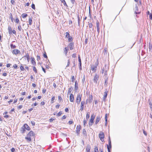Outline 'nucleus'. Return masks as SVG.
Segmentation results:
<instances>
[{
  "mask_svg": "<svg viewBox=\"0 0 152 152\" xmlns=\"http://www.w3.org/2000/svg\"><path fill=\"white\" fill-rule=\"evenodd\" d=\"M99 137L102 142L104 141V135L103 132H100L99 134Z\"/></svg>",
  "mask_w": 152,
  "mask_h": 152,
  "instance_id": "nucleus-1",
  "label": "nucleus"
},
{
  "mask_svg": "<svg viewBox=\"0 0 152 152\" xmlns=\"http://www.w3.org/2000/svg\"><path fill=\"white\" fill-rule=\"evenodd\" d=\"M81 96L82 95L80 94H78L77 96L76 102L78 104H79L80 102Z\"/></svg>",
  "mask_w": 152,
  "mask_h": 152,
  "instance_id": "nucleus-2",
  "label": "nucleus"
},
{
  "mask_svg": "<svg viewBox=\"0 0 152 152\" xmlns=\"http://www.w3.org/2000/svg\"><path fill=\"white\" fill-rule=\"evenodd\" d=\"M99 77V75L97 74H95L94 78V83H97V81Z\"/></svg>",
  "mask_w": 152,
  "mask_h": 152,
  "instance_id": "nucleus-3",
  "label": "nucleus"
},
{
  "mask_svg": "<svg viewBox=\"0 0 152 152\" xmlns=\"http://www.w3.org/2000/svg\"><path fill=\"white\" fill-rule=\"evenodd\" d=\"M12 53L13 54L16 55L20 53V52L18 49H14L13 50Z\"/></svg>",
  "mask_w": 152,
  "mask_h": 152,
  "instance_id": "nucleus-4",
  "label": "nucleus"
},
{
  "mask_svg": "<svg viewBox=\"0 0 152 152\" xmlns=\"http://www.w3.org/2000/svg\"><path fill=\"white\" fill-rule=\"evenodd\" d=\"M85 102L84 101H82L81 103V106L80 109V110L82 111L84 109V105L85 104Z\"/></svg>",
  "mask_w": 152,
  "mask_h": 152,
  "instance_id": "nucleus-5",
  "label": "nucleus"
},
{
  "mask_svg": "<svg viewBox=\"0 0 152 152\" xmlns=\"http://www.w3.org/2000/svg\"><path fill=\"white\" fill-rule=\"evenodd\" d=\"M95 117V115L94 114H92L91 116V119L90 121L91 123H93Z\"/></svg>",
  "mask_w": 152,
  "mask_h": 152,
  "instance_id": "nucleus-6",
  "label": "nucleus"
},
{
  "mask_svg": "<svg viewBox=\"0 0 152 152\" xmlns=\"http://www.w3.org/2000/svg\"><path fill=\"white\" fill-rule=\"evenodd\" d=\"M107 92H107V91H106L104 92V95L103 98V101H105V99L107 98Z\"/></svg>",
  "mask_w": 152,
  "mask_h": 152,
  "instance_id": "nucleus-7",
  "label": "nucleus"
},
{
  "mask_svg": "<svg viewBox=\"0 0 152 152\" xmlns=\"http://www.w3.org/2000/svg\"><path fill=\"white\" fill-rule=\"evenodd\" d=\"M69 47L70 48L71 50H72L73 49V47L74 46V44L73 43H70L69 44Z\"/></svg>",
  "mask_w": 152,
  "mask_h": 152,
  "instance_id": "nucleus-8",
  "label": "nucleus"
},
{
  "mask_svg": "<svg viewBox=\"0 0 152 152\" xmlns=\"http://www.w3.org/2000/svg\"><path fill=\"white\" fill-rule=\"evenodd\" d=\"M74 99V95L72 94H71L69 97L70 101L71 102H73Z\"/></svg>",
  "mask_w": 152,
  "mask_h": 152,
  "instance_id": "nucleus-9",
  "label": "nucleus"
},
{
  "mask_svg": "<svg viewBox=\"0 0 152 152\" xmlns=\"http://www.w3.org/2000/svg\"><path fill=\"white\" fill-rule=\"evenodd\" d=\"M77 130H76V132L78 134H79L81 127L80 126H77L76 128Z\"/></svg>",
  "mask_w": 152,
  "mask_h": 152,
  "instance_id": "nucleus-10",
  "label": "nucleus"
},
{
  "mask_svg": "<svg viewBox=\"0 0 152 152\" xmlns=\"http://www.w3.org/2000/svg\"><path fill=\"white\" fill-rule=\"evenodd\" d=\"M23 127L28 130H29L30 129L29 126L26 124H25L23 126Z\"/></svg>",
  "mask_w": 152,
  "mask_h": 152,
  "instance_id": "nucleus-11",
  "label": "nucleus"
},
{
  "mask_svg": "<svg viewBox=\"0 0 152 152\" xmlns=\"http://www.w3.org/2000/svg\"><path fill=\"white\" fill-rule=\"evenodd\" d=\"M28 136H29L31 137V136H33L34 135V132L32 131H30L29 132V133L27 134Z\"/></svg>",
  "mask_w": 152,
  "mask_h": 152,
  "instance_id": "nucleus-12",
  "label": "nucleus"
},
{
  "mask_svg": "<svg viewBox=\"0 0 152 152\" xmlns=\"http://www.w3.org/2000/svg\"><path fill=\"white\" fill-rule=\"evenodd\" d=\"M90 146L89 145H88L87 148H86V152H90Z\"/></svg>",
  "mask_w": 152,
  "mask_h": 152,
  "instance_id": "nucleus-13",
  "label": "nucleus"
},
{
  "mask_svg": "<svg viewBox=\"0 0 152 152\" xmlns=\"http://www.w3.org/2000/svg\"><path fill=\"white\" fill-rule=\"evenodd\" d=\"M100 119V116H98L96 118V122H95V124H97L98 123Z\"/></svg>",
  "mask_w": 152,
  "mask_h": 152,
  "instance_id": "nucleus-14",
  "label": "nucleus"
},
{
  "mask_svg": "<svg viewBox=\"0 0 152 152\" xmlns=\"http://www.w3.org/2000/svg\"><path fill=\"white\" fill-rule=\"evenodd\" d=\"M31 63L33 65H36V63L34 58H31Z\"/></svg>",
  "mask_w": 152,
  "mask_h": 152,
  "instance_id": "nucleus-15",
  "label": "nucleus"
},
{
  "mask_svg": "<svg viewBox=\"0 0 152 152\" xmlns=\"http://www.w3.org/2000/svg\"><path fill=\"white\" fill-rule=\"evenodd\" d=\"M24 57L26 58L27 59L28 62L29 59V56L28 53H26V55L24 56Z\"/></svg>",
  "mask_w": 152,
  "mask_h": 152,
  "instance_id": "nucleus-16",
  "label": "nucleus"
},
{
  "mask_svg": "<svg viewBox=\"0 0 152 152\" xmlns=\"http://www.w3.org/2000/svg\"><path fill=\"white\" fill-rule=\"evenodd\" d=\"M26 131L24 127H22L21 129L20 132H21L23 134Z\"/></svg>",
  "mask_w": 152,
  "mask_h": 152,
  "instance_id": "nucleus-17",
  "label": "nucleus"
},
{
  "mask_svg": "<svg viewBox=\"0 0 152 152\" xmlns=\"http://www.w3.org/2000/svg\"><path fill=\"white\" fill-rule=\"evenodd\" d=\"M60 1H61L62 3H63L64 5L66 7H68L66 3L65 0H60Z\"/></svg>",
  "mask_w": 152,
  "mask_h": 152,
  "instance_id": "nucleus-18",
  "label": "nucleus"
},
{
  "mask_svg": "<svg viewBox=\"0 0 152 152\" xmlns=\"http://www.w3.org/2000/svg\"><path fill=\"white\" fill-rule=\"evenodd\" d=\"M103 69L104 71L106 70H108L109 69L108 67L106 65H105L103 67Z\"/></svg>",
  "mask_w": 152,
  "mask_h": 152,
  "instance_id": "nucleus-19",
  "label": "nucleus"
},
{
  "mask_svg": "<svg viewBox=\"0 0 152 152\" xmlns=\"http://www.w3.org/2000/svg\"><path fill=\"white\" fill-rule=\"evenodd\" d=\"M25 139L29 141H31V137L29 136H28V135H27V137H25Z\"/></svg>",
  "mask_w": 152,
  "mask_h": 152,
  "instance_id": "nucleus-20",
  "label": "nucleus"
},
{
  "mask_svg": "<svg viewBox=\"0 0 152 152\" xmlns=\"http://www.w3.org/2000/svg\"><path fill=\"white\" fill-rule=\"evenodd\" d=\"M32 18H31L29 17V20H28V25H31L32 24Z\"/></svg>",
  "mask_w": 152,
  "mask_h": 152,
  "instance_id": "nucleus-21",
  "label": "nucleus"
},
{
  "mask_svg": "<svg viewBox=\"0 0 152 152\" xmlns=\"http://www.w3.org/2000/svg\"><path fill=\"white\" fill-rule=\"evenodd\" d=\"M77 18L78 23V26H80V17H79L78 14H77Z\"/></svg>",
  "mask_w": 152,
  "mask_h": 152,
  "instance_id": "nucleus-22",
  "label": "nucleus"
},
{
  "mask_svg": "<svg viewBox=\"0 0 152 152\" xmlns=\"http://www.w3.org/2000/svg\"><path fill=\"white\" fill-rule=\"evenodd\" d=\"M90 117V113L87 112L86 114V118L87 120Z\"/></svg>",
  "mask_w": 152,
  "mask_h": 152,
  "instance_id": "nucleus-23",
  "label": "nucleus"
},
{
  "mask_svg": "<svg viewBox=\"0 0 152 152\" xmlns=\"http://www.w3.org/2000/svg\"><path fill=\"white\" fill-rule=\"evenodd\" d=\"M75 88L76 90L78 89V83L76 80L75 81Z\"/></svg>",
  "mask_w": 152,
  "mask_h": 152,
  "instance_id": "nucleus-24",
  "label": "nucleus"
},
{
  "mask_svg": "<svg viewBox=\"0 0 152 152\" xmlns=\"http://www.w3.org/2000/svg\"><path fill=\"white\" fill-rule=\"evenodd\" d=\"M10 46L12 49H15L16 48V46L15 45H13L12 44H10Z\"/></svg>",
  "mask_w": 152,
  "mask_h": 152,
  "instance_id": "nucleus-25",
  "label": "nucleus"
},
{
  "mask_svg": "<svg viewBox=\"0 0 152 152\" xmlns=\"http://www.w3.org/2000/svg\"><path fill=\"white\" fill-rule=\"evenodd\" d=\"M8 32L10 34L12 33L11 32V27L10 26H9L8 28Z\"/></svg>",
  "mask_w": 152,
  "mask_h": 152,
  "instance_id": "nucleus-26",
  "label": "nucleus"
},
{
  "mask_svg": "<svg viewBox=\"0 0 152 152\" xmlns=\"http://www.w3.org/2000/svg\"><path fill=\"white\" fill-rule=\"evenodd\" d=\"M105 125H106L107 123V114H106L105 116Z\"/></svg>",
  "mask_w": 152,
  "mask_h": 152,
  "instance_id": "nucleus-27",
  "label": "nucleus"
},
{
  "mask_svg": "<svg viewBox=\"0 0 152 152\" xmlns=\"http://www.w3.org/2000/svg\"><path fill=\"white\" fill-rule=\"evenodd\" d=\"M28 15L26 14L25 13H23L22 15L21 16H22L23 18H25Z\"/></svg>",
  "mask_w": 152,
  "mask_h": 152,
  "instance_id": "nucleus-28",
  "label": "nucleus"
},
{
  "mask_svg": "<svg viewBox=\"0 0 152 152\" xmlns=\"http://www.w3.org/2000/svg\"><path fill=\"white\" fill-rule=\"evenodd\" d=\"M108 144L109 145L108 146H110V147H111V142L110 138V137H109V139H108Z\"/></svg>",
  "mask_w": 152,
  "mask_h": 152,
  "instance_id": "nucleus-29",
  "label": "nucleus"
},
{
  "mask_svg": "<svg viewBox=\"0 0 152 152\" xmlns=\"http://www.w3.org/2000/svg\"><path fill=\"white\" fill-rule=\"evenodd\" d=\"M92 96H90L89 100L88 101V102L90 103H91L92 102Z\"/></svg>",
  "mask_w": 152,
  "mask_h": 152,
  "instance_id": "nucleus-30",
  "label": "nucleus"
},
{
  "mask_svg": "<svg viewBox=\"0 0 152 152\" xmlns=\"http://www.w3.org/2000/svg\"><path fill=\"white\" fill-rule=\"evenodd\" d=\"M96 66H92L91 67V69L93 71L96 70Z\"/></svg>",
  "mask_w": 152,
  "mask_h": 152,
  "instance_id": "nucleus-31",
  "label": "nucleus"
},
{
  "mask_svg": "<svg viewBox=\"0 0 152 152\" xmlns=\"http://www.w3.org/2000/svg\"><path fill=\"white\" fill-rule=\"evenodd\" d=\"M33 70L34 72L36 73H37V70L35 66H34L33 67Z\"/></svg>",
  "mask_w": 152,
  "mask_h": 152,
  "instance_id": "nucleus-32",
  "label": "nucleus"
},
{
  "mask_svg": "<svg viewBox=\"0 0 152 152\" xmlns=\"http://www.w3.org/2000/svg\"><path fill=\"white\" fill-rule=\"evenodd\" d=\"M66 37L68 38L70 37L69 34V32H66Z\"/></svg>",
  "mask_w": 152,
  "mask_h": 152,
  "instance_id": "nucleus-33",
  "label": "nucleus"
},
{
  "mask_svg": "<svg viewBox=\"0 0 152 152\" xmlns=\"http://www.w3.org/2000/svg\"><path fill=\"white\" fill-rule=\"evenodd\" d=\"M94 152H98V148L97 146H95L94 149Z\"/></svg>",
  "mask_w": 152,
  "mask_h": 152,
  "instance_id": "nucleus-34",
  "label": "nucleus"
},
{
  "mask_svg": "<svg viewBox=\"0 0 152 152\" xmlns=\"http://www.w3.org/2000/svg\"><path fill=\"white\" fill-rule=\"evenodd\" d=\"M72 90V88H70L69 89V90L68 91V94H70L71 93Z\"/></svg>",
  "mask_w": 152,
  "mask_h": 152,
  "instance_id": "nucleus-35",
  "label": "nucleus"
},
{
  "mask_svg": "<svg viewBox=\"0 0 152 152\" xmlns=\"http://www.w3.org/2000/svg\"><path fill=\"white\" fill-rule=\"evenodd\" d=\"M83 126H86V125L87 124V121H86L85 119L83 120Z\"/></svg>",
  "mask_w": 152,
  "mask_h": 152,
  "instance_id": "nucleus-36",
  "label": "nucleus"
},
{
  "mask_svg": "<svg viewBox=\"0 0 152 152\" xmlns=\"http://www.w3.org/2000/svg\"><path fill=\"white\" fill-rule=\"evenodd\" d=\"M55 99V97L54 96H53L52 97L51 99V103H53V101Z\"/></svg>",
  "mask_w": 152,
  "mask_h": 152,
  "instance_id": "nucleus-37",
  "label": "nucleus"
},
{
  "mask_svg": "<svg viewBox=\"0 0 152 152\" xmlns=\"http://www.w3.org/2000/svg\"><path fill=\"white\" fill-rule=\"evenodd\" d=\"M108 78H106L105 80L104 85H107V84Z\"/></svg>",
  "mask_w": 152,
  "mask_h": 152,
  "instance_id": "nucleus-38",
  "label": "nucleus"
},
{
  "mask_svg": "<svg viewBox=\"0 0 152 152\" xmlns=\"http://www.w3.org/2000/svg\"><path fill=\"white\" fill-rule=\"evenodd\" d=\"M31 123L33 126H34L35 125V122L34 121H31Z\"/></svg>",
  "mask_w": 152,
  "mask_h": 152,
  "instance_id": "nucleus-39",
  "label": "nucleus"
},
{
  "mask_svg": "<svg viewBox=\"0 0 152 152\" xmlns=\"http://www.w3.org/2000/svg\"><path fill=\"white\" fill-rule=\"evenodd\" d=\"M70 60L69 59L68 60L67 64V65L66 66V67H68L69 66V64H70Z\"/></svg>",
  "mask_w": 152,
  "mask_h": 152,
  "instance_id": "nucleus-40",
  "label": "nucleus"
},
{
  "mask_svg": "<svg viewBox=\"0 0 152 152\" xmlns=\"http://www.w3.org/2000/svg\"><path fill=\"white\" fill-rule=\"evenodd\" d=\"M62 113H61V111H60L57 113V115L58 116H60L61 115Z\"/></svg>",
  "mask_w": 152,
  "mask_h": 152,
  "instance_id": "nucleus-41",
  "label": "nucleus"
},
{
  "mask_svg": "<svg viewBox=\"0 0 152 152\" xmlns=\"http://www.w3.org/2000/svg\"><path fill=\"white\" fill-rule=\"evenodd\" d=\"M68 38V41H69V42H71L72 41V38L71 37H69Z\"/></svg>",
  "mask_w": 152,
  "mask_h": 152,
  "instance_id": "nucleus-42",
  "label": "nucleus"
},
{
  "mask_svg": "<svg viewBox=\"0 0 152 152\" xmlns=\"http://www.w3.org/2000/svg\"><path fill=\"white\" fill-rule=\"evenodd\" d=\"M10 18L11 19V21H13V18L12 17V14L11 13H10Z\"/></svg>",
  "mask_w": 152,
  "mask_h": 152,
  "instance_id": "nucleus-43",
  "label": "nucleus"
},
{
  "mask_svg": "<svg viewBox=\"0 0 152 152\" xmlns=\"http://www.w3.org/2000/svg\"><path fill=\"white\" fill-rule=\"evenodd\" d=\"M90 28H92L93 26V25L91 23H89L88 24Z\"/></svg>",
  "mask_w": 152,
  "mask_h": 152,
  "instance_id": "nucleus-44",
  "label": "nucleus"
},
{
  "mask_svg": "<svg viewBox=\"0 0 152 152\" xmlns=\"http://www.w3.org/2000/svg\"><path fill=\"white\" fill-rule=\"evenodd\" d=\"M18 30H19L20 31H21V30L22 28H21V26L20 25H19L18 26Z\"/></svg>",
  "mask_w": 152,
  "mask_h": 152,
  "instance_id": "nucleus-45",
  "label": "nucleus"
},
{
  "mask_svg": "<svg viewBox=\"0 0 152 152\" xmlns=\"http://www.w3.org/2000/svg\"><path fill=\"white\" fill-rule=\"evenodd\" d=\"M20 68L21 70L22 71H23L25 69L23 66H21L20 67Z\"/></svg>",
  "mask_w": 152,
  "mask_h": 152,
  "instance_id": "nucleus-46",
  "label": "nucleus"
},
{
  "mask_svg": "<svg viewBox=\"0 0 152 152\" xmlns=\"http://www.w3.org/2000/svg\"><path fill=\"white\" fill-rule=\"evenodd\" d=\"M43 56L44 58H48V56L47 55V54H46V53H44L43 54Z\"/></svg>",
  "mask_w": 152,
  "mask_h": 152,
  "instance_id": "nucleus-47",
  "label": "nucleus"
},
{
  "mask_svg": "<svg viewBox=\"0 0 152 152\" xmlns=\"http://www.w3.org/2000/svg\"><path fill=\"white\" fill-rule=\"evenodd\" d=\"M83 133L85 134L86 135V131L85 129H83Z\"/></svg>",
  "mask_w": 152,
  "mask_h": 152,
  "instance_id": "nucleus-48",
  "label": "nucleus"
},
{
  "mask_svg": "<svg viewBox=\"0 0 152 152\" xmlns=\"http://www.w3.org/2000/svg\"><path fill=\"white\" fill-rule=\"evenodd\" d=\"M31 7L33 9H35V6L34 4H32L31 5Z\"/></svg>",
  "mask_w": 152,
  "mask_h": 152,
  "instance_id": "nucleus-49",
  "label": "nucleus"
},
{
  "mask_svg": "<svg viewBox=\"0 0 152 152\" xmlns=\"http://www.w3.org/2000/svg\"><path fill=\"white\" fill-rule=\"evenodd\" d=\"M13 67L15 69H17L18 68V66L16 64H15L13 66Z\"/></svg>",
  "mask_w": 152,
  "mask_h": 152,
  "instance_id": "nucleus-50",
  "label": "nucleus"
},
{
  "mask_svg": "<svg viewBox=\"0 0 152 152\" xmlns=\"http://www.w3.org/2000/svg\"><path fill=\"white\" fill-rule=\"evenodd\" d=\"M71 2L72 3V4H75V0H70Z\"/></svg>",
  "mask_w": 152,
  "mask_h": 152,
  "instance_id": "nucleus-51",
  "label": "nucleus"
},
{
  "mask_svg": "<svg viewBox=\"0 0 152 152\" xmlns=\"http://www.w3.org/2000/svg\"><path fill=\"white\" fill-rule=\"evenodd\" d=\"M96 27L97 28H100L99 25V23L98 22H97L96 23Z\"/></svg>",
  "mask_w": 152,
  "mask_h": 152,
  "instance_id": "nucleus-52",
  "label": "nucleus"
},
{
  "mask_svg": "<svg viewBox=\"0 0 152 152\" xmlns=\"http://www.w3.org/2000/svg\"><path fill=\"white\" fill-rule=\"evenodd\" d=\"M107 145V149H111L112 146L110 147V146H108V145Z\"/></svg>",
  "mask_w": 152,
  "mask_h": 152,
  "instance_id": "nucleus-53",
  "label": "nucleus"
},
{
  "mask_svg": "<svg viewBox=\"0 0 152 152\" xmlns=\"http://www.w3.org/2000/svg\"><path fill=\"white\" fill-rule=\"evenodd\" d=\"M108 70H105V71H104V75L105 76H107V71H108Z\"/></svg>",
  "mask_w": 152,
  "mask_h": 152,
  "instance_id": "nucleus-54",
  "label": "nucleus"
},
{
  "mask_svg": "<svg viewBox=\"0 0 152 152\" xmlns=\"http://www.w3.org/2000/svg\"><path fill=\"white\" fill-rule=\"evenodd\" d=\"M19 20L18 18H17L15 19V22L16 23H18L19 22Z\"/></svg>",
  "mask_w": 152,
  "mask_h": 152,
  "instance_id": "nucleus-55",
  "label": "nucleus"
},
{
  "mask_svg": "<svg viewBox=\"0 0 152 152\" xmlns=\"http://www.w3.org/2000/svg\"><path fill=\"white\" fill-rule=\"evenodd\" d=\"M11 3L13 5V4H14V3H15V1H14V0H11Z\"/></svg>",
  "mask_w": 152,
  "mask_h": 152,
  "instance_id": "nucleus-56",
  "label": "nucleus"
},
{
  "mask_svg": "<svg viewBox=\"0 0 152 152\" xmlns=\"http://www.w3.org/2000/svg\"><path fill=\"white\" fill-rule=\"evenodd\" d=\"M58 100L60 101H61V100H62V98L61 97V96H59L58 97Z\"/></svg>",
  "mask_w": 152,
  "mask_h": 152,
  "instance_id": "nucleus-57",
  "label": "nucleus"
},
{
  "mask_svg": "<svg viewBox=\"0 0 152 152\" xmlns=\"http://www.w3.org/2000/svg\"><path fill=\"white\" fill-rule=\"evenodd\" d=\"M75 80V78L74 76H73L72 77V81L73 82Z\"/></svg>",
  "mask_w": 152,
  "mask_h": 152,
  "instance_id": "nucleus-58",
  "label": "nucleus"
},
{
  "mask_svg": "<svg viewBox=\"0 0 152 152\" xmlns=\"http://www.w3.org/2000/svg\"><path fill=\"white\" fill-rule=\"evenodd\" d=\"M80 69L81 70L82 69L81 62L79 63Z\"/></svg>",
  "mask_w": 152,
  "mask_h": 152,
  "instance_id": "nucleus-59",
  "label": "nucleus"
},
{
  "mask_svg": "<svg viewBox=\"0 0 152 152\" xmlns=\"http://www.w3.org/2000/svg\"><path fill=\"white\" fill-rule=\"evenodd\" d=\"M60 106V104H57L56 106V107L57 109H58L59 108Z\"/></svg>",
  "mask_w": 152,
  "mask_h": 152,
  "instance_id": "nucleus-60",
  "label": "nucleus"
},
{
  "mask_svg": "<svg viewBox=\"0 0 152 152\" xmlns=\"http://www.w3.org/2000/svg\"><path fill=\"white\" fill-rule=\"evenodd\" d=\"M149 18L150 19L152 20V14H151L149 16Z\"/></svg>",
  "mask_w": 152,
  "mask_h": 152,
  "instance_id": "nucleus-61",
  "label": "nucleus"
},
{
  "mask_svg": "<svg viewBox=\"0 0 152 152\" xmlns=\"http://www.w3.org/2000/svg\"><path fill=\"white\" fill-rule=\"evenodd\" d=\"M149 104L150 105V107L151 109L152 108V104L151 102H149Z\"/></svg>",
  "mask_w": 152,
  "mask_h": 152,
  "instance_id": "nucleus-62",
  "label": "nucleus"
},
{
  "mask_svg": "<svg viewBox=\"0 0 152 152\" xmlns=\"http://www.w3.org/2000/svg\"><path fill=\"white\" fill-rule=\"evenodd\" d=\"M15 151V149L14 148H12L11 149V151L12 152H14V151Z\"/></svg>",
  "mask_w": 152,
  "mask_h": 152,
  "instance_id": "nucleus-63",
  "label": "nucleus"
},
{
  "mask_svg": "<svg viewBox=\"0 0 152 152\" xmlns=\"http://www.w3.org/2000/svg\"><path fill=\"white\" fill-rule=\"evenodd\" d=\"M66 115H64L62 117V119H66Z\"/></svg>",
  "mask_w": 152,
  "mask_h": 152,
  "instance_id": "nucleus-64",
  "label": "nucleus"
}]
</instances>
